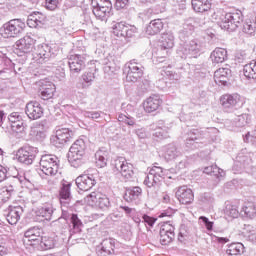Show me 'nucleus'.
Returning <instances> with one entry per match:
<instances>
[{
  "label": "nucleus",
  "mask_w": 256,
  "mask_h": 256,
  "mask_svg": "<svg viewBox=\"0 0 256 256\" xmlns=\"http://www.w3.org/2000/svg\"><path fill=\"white\" fill-rule=\"evenodd\" d=\"M25 29V22L21 19H12L3 24L0 34L4 39L19 37Z\"/></svg>",
  "instance_id": "1"
},
{
  "label": "nucleus",
  "mask_w": 256,
  "mask_h": 256,
  "mask_svg": "<svg viewBox=\"0 0 256 256\" xmlns=\"http://www.w3.org/2000/svg\"><path fill=\"white\" fill-rule=\"evenodd\" d=\"M205 44L203 41L195 38L188 42H185L184 45L180 49V53L182 54V59H197L201 53H203V49Z\"/></svg>",
  "instance_id": "2"
},
{
  "label": "nucleus",
  "mask_w": 256,
  "mask_h": 256,
  "mask_svg": "<svg viewBox=\"0 0 256 256\" xmlns=\"http://www.w3.org/2000/svg\"><path fill=\"white\" fill-rule=\"evenodd\" d=\"M241 23H243V12L240 10L226 13L220 18V21H218V25L221 29H225L226 31H235Z\"/></svg>",
  "instance_id": "3"
},
{
  "label": "nucleus",
  "mask_w": 256,
  "mask_h": 256,
  "mask_svg": "<svg viewBox=\"0 0 256 256\" xmlns=\"http://www.w3.org/2000/svg\"><path fill=\"white\" fill-rule=\"evenodd\" d=\"M40 170L47 177H55L59 173V158L51 154L43 155L40 159Z\"/></svg>",
  "instance_id": "4"
},
{
  "label": "nucleus",
  "mask_w": 256,
  "mask_h": 256,
  "mask_svg": "<svg viewBox=\"0 0 256 256\" xmlns=\"http://www.w3.org/2000/svg\"><path fill=\"white\" fill-rule=\"evenodd\" d=\"M145 68L135 59L130 60L124 65L123 72L126 73V81L128 83H137L144 75Z\"/></svg>",
  "instance_id": "5"
},
{
  "label": "nucleus",
  "mask_w": 256,
  "mask_h": 256,
  "mask_svg": "<svg viewBox=\"0 0 256 256\" xmlns=\"http://www.w3.org/2000/svg\"><path fill=\"white\" fill-rule=\"evenodd\" d=\"M59 53L56 47L48 44H39L34 52V59L37 63H46L49 59H55Z\"/></svg>",
  "instance_id": "6"
},
{
  "label": "nucleus",
  "mask_w": 256,
  "mask_h": 256,
  "mask_svg": "<svg viewBox=\"0 0 256 256\" xmlns=\"http://www.w3.org/2000/svg\"><path fill=\"white\" fill-rule=\"evenodd\" d=\"M112 169L114 172L120 173L127 181H129V179H133V175H135V172L133 171V164L127 162L123 157L116 158L112 162Z\"/></svg>",
  "instance_id": "7"
},
{
  "label": "nucleus",
  "mask_w": 256,
  "mask_h": 256,
  "mask_svg": "<svg viewBox=\"0 0 256 256\" xmlns=\"http://www.w3.org/2000/svg\"><path fill=\"white\" fill-rule=\"evenodd\" d=\"M92 7L95 17L100 21H105L111 13V9H113V3H111V0H92Z\"/></svg>",
  "instance_id": "8"
},
{
  "label": "nucleus",
  "mask_w": 256,
  "mask_h": 256,
  "mask_svg": "<svg viewBox=\"0 0 256 256\" xmlns=\"http://www.w3.org/2000/svg\"><path fill=\"white\" fill-rule=\"evenodd\" d=\"M21 185V178L18 176L9 177L5 185L0 188V201L4 203L11 199V195L15 192V189Z\"/></svg>",
  "instance_id": "9"
},
{
  "label": "nucleus",
  "mask_w": 256,
  "mask_h": 256,
  "mask_svg": "<svg viewBox=\"0 0 256 256\" xmlns=\"http://www.w3.org/2000/svg\"><path fill=\"white\" fill-rule=\"evenodd\" d=\"M113 33L116 37H123L124 39H131L137 33V27L128 24L125 21L114 22L112 24Z\"/></svg>",
  "instance_id": "10"
},
{
  "label": "nucleus",
  "mask_w": 256,
  "mask_h": 256,
  "mask_svg": "<svg viewBox=\"0 0 256 256\" xmlns=\"http://www.w3.org/2000/svg\"><path fill=\"white\" fill-rule=\"evenodd\" d=\"M85 149H87L85 141L83 139L76 140L72 144L68 152L69 163L75 166V163H77V161H81L83 159V155H85Z\"/></svg>",
  "instance_id": "11"
},
{
  "label": "nucleus",
  "mask_w": 256,
  "mask_h": 256,
  "mask_svg": "<svg viewBox=\"0 0 256 256\" xmlns=\"http://www.w3.org/2000/svg\"><path fill=\"white\" fill-rule=\"evenodd\" d=\"M85 199L88 204L97 209H101V211H107L109 207H111V202L107 195L99 192H92Z\"/></svg>",
  "instance_id": "12"
},
{
  "label": "nucleus",
  "mask_w": 256,
  "mask_h": 256,
  "mask_svg": "<svg viewBox=\"0 0 256 256\" xmlns=\"http://www.w3.org/2000/svg\"><path fill=\"white\" fill-rule=\"evenodd\" d=\"M39 150L36 147L26 145L17 151L16 159L24 165H32Z\"/></svg>",
  "instance_id": "13"
},
{
  "label": "nucleus",
  "mask_w": 256,
  "mask_h": 256,
  "mask_svg": "<svg viewBox=\"0 0 256 256\" xmlns=\"http://www.w3.org/2000/svg\"><path fill=\"white\" fill-rule=\"evenodd\" d=\"M166 173L167 170H163V168L159 166H153L146 176L144 184H146L147 187H155V185H159V183L165 179Z\"/></svg>",
  "instance_id": "14"
},
{
  "label": "nucleus",
  "mask_w": 256,
  "mask_h": 256,
  "mask_svg": "<svg viewBox=\"0 0 256 256\" xmlns=\"http://www.w3.org/2000/svg\"><path fill=\"white\" fill-rule=\"evenodd\" d=\"M203 137V131L200 129L192 128L188 131L186 137L187 149H199L201 147V139Z\"/></svg>",
  "instance_id": "15"
},
{
  "label": "nucleus",
  "mask_w": 256,
  "mask_h": 256,
  "mask_svg": "<svg viewBox=\"0 0 256 256\" xmlns=\"http://www.w3.org/2000/svg\"><path fill=\"white\" fill-rule=\"evenodd\" d=\"M35 47V40L31 36H24L20 40L16 41V51L19 57H23L25 53H31Z\"/></svg>",
  "instance_id": "16"
},
{
  "label": "nucleus",
  "mask_w": 256,
  "mask_h": 256,
  "mask_svg": "<svg viewBox=\"0 0 256 256\" xmlns=\"http://www.w3.org/2000/svg\"><path fill=\"white\" fill-rule=\"evenodd\" d=\"M175 45V36L173 32L163 33L160 40V52L162 53L161 59H165V55H169L171 53V49H173Z\"/></svg>",
  "instance_id": "17"
},
{
  "label": "nucleus",
  "mask_w": 256,
  "mask_h": 256,
  "mask_svg": "<svg viewBox=\"0 0 256 256\" xmlns=\"http://www.w3.org/2000/svg\"><path fill=\"white\" fill-rule=\"evenodd\" d=\"M76 185L80 191H89L97 185V180L93 174H82L76 178Z\"/></svg>",
  "instance_id": "18"
},
{
  "label": "nucleus",
  "mask_w": 256,
  "mask_h": 256,
  "mask_svg": "<svg viewBox=\"0 0 256 256\" xmlns=\"http://www.w3.org/2000/svg\"><path fill=\"white\" fill-rule=\"evenodd\" d=\"M87 63L86 55H71L68 60V65L70 67L71 73H81L85 69V64Z\"/></svg>",
  "instance_id": "19"
},
{
  "label": "nucleus",
  "mask_w": 256,
  "mask_h": 256,
  "mask_svg": "<svg viewBox=\"0 0 256 256\" xmlns=\"http://www.w3.org/2000/svg\"><path fill=\"white\" fill-rule=\"evenodd\" d=\"M71 182L67 180H62L60 190H59V201L62 207H69V203L73 199L71 196Z\"/></svg>",
  "instance_id": "20"
},
{
  "label": "nucleus",
  "mask_w": 256,
  "mask_h": 256,
  "mask_svg": "<svg viewBox=\"0 0 256 256\" xmlns=\"http://www.w3.org/2000/svg\"><path fill=\"white\" fill-rule=\"evenodd\" d=\"M241 101V95L234 93V94H224L220 97V104L222 105L223 109L226 111H231L239 105Z\"/></svg>",
  "instance_id": "21"
},
{
  "label": "nucleus",
  "mask_w": 256,
  "mask_h": 256,
  "mask_svg": "<svg viewBox=\"0 0 256 256\" xmlns=\"http://www.w3.org/2000/svg\"><path fill=\"white\" fill-rule=\"evenodd\" d=\"M25 113L32 121L43 117V107L37 101H31L26 104Z\"/></svg>",
  "instance_id": "22"
},
{
  "label": "nucleus",
  "mask_w": 256,
  "mask_h": 256,
  "mask_svg": "<svg viewBox=\"0 0 256 256\" xmlns=\"http://www.w3.org/2000/svg\"><path fill=\"white\" fill-rule=\"evenodd\" d=\"M75 136V132L69 128H60L56 130V136L53 138V143L56 147L59 145H65L72 137Z\"/></svg>",
  "instance_id": "23"
},
{
  "label": "nucleus",
  "mask_w": 256,
  "mask_h": 256,
  "mask_svg": "<svg viewBox=\"0 0 256 256\" xmlns=\"http://www.w3.org/2000/svg\"><path fill=\"white\" fill-rule=\"evenodd\" d=\"M24 243H30L32 247H35L37 249V246L39 245V242L41 241V229L39 227H32L29 228L24 233Z\"/></svg>",
  "instance_id": "24"
},
{
  "label": "nucleus",
  "mask_w": 256,
  "mask_h": 256,
  "mask_svg": "<svg viewBox=\"0 0 256 256\" xmlns=\"http://www.w3.org/2000/svg\"><path fill=\"white\" fill-rule=\"evenodd\" d=\"M176 198L182 205H189L193 203L195 196L193 195V190L187 186H181L176 191Z\"/></svg>",
  "instance_id": "25"
},
{
  "label": "nucleus",
  "mask_w": 256,
  "mask_h": 256,
  "mask_svg": "<svg viewBox=\"0 0 256 256\" xmlns=\"http://www.w3.org/2000/svg\"><path fill=\"white\" fill-rule=\"evenodd\" d=\"M161 103L162 100L159 95H152L144 101V111H146V113H153L161 107Z\"/></svg>",
  "instance_id": "26"
},
{
  "label": "nucleus",
  "mask_w": 256,
  "mask_h": 256,
  "mask_svg": "<svg viewBox=\"0 0 256 256\" xmlns=\"http://www.w3.org/2000/svg\"><path fill=\"white\" fill-rule=\"evenodd\" d=\"M23 215V207L21 206H10L7 214V221L10 225H17Z\"/></svg>",
  "instance_id": "27"
},
{
  "label": "nucleus",
  "mask_w": 256,
  "mask_h": 256,
  "mask_svg": "<svg viewBox=\"0 0 256 256\" xmlns=\"http://www.w3.org/2000/svg\"><path fill=\"white\" fill-rule=\"evenodd\" d=\"M53 213H55V208L51 204L44 205L35 212L36 217H39L40 221H51L53 219Z\"/></svg>",
  "instance_id": "28"
},
{
  "label": "nucleus",
  "mask_w": 256,
  "mask_h": 256,
  "mask_svg": "<svg viewBox=\"0 0 256 256\" xmlns=\"http://www.w3.org/2000/svg\"><path fill=\"white\" fill-rule=\"evenodd\" d=\"M182 155L181 151L174 144H168L163 148V157L166 161H175V159H179Z\"/></svg>",
  "instance_id": "29"
},
{
  "label": "nucleus",
  "mask_w": 256,
  "mask_h": 256,
  "mask_svg": "<svg viewBox=\"0 0 256 256\" xmlns=\"http://www.w3.org/2000/svg\"><path fill=\"white\" fill-rule=\"evenodd\" d=\"M100 246L101 248L98 251L99 256L113 255L115 253V239L113 238L104 239Z\"/></svg>",
  "instance_id": "30"
},
{
  "label": "nucleus",
  "mask_w": 256,
  "mask_h": 256,
  "mask_svg": "<svg viewBox=\"0 0 256 256\" xmlns=\"http://www.w3.org/2000/svg\"><path fill=\"white\" fill-rule=\"evenodd\" d=\"M55 84L49 81H43L41 86V98L44 101H48V99H53V95H55Z\"/></svg>",
  "instance_id": "31"
},
{
  "label": "nucleus",
  "mask_w": 256,
  "mask_h": 256,
  "mask_svg": "<svg viewBox=\"0 0 256 256\" xmlns=\"http://www.w3.org/2000/svg\"><path fill=\"white\" fill-rule=\"evenodd\" d=\"M249 165H251V158H249V156L239 154L236 157V161L233 166V171H235V173H241V170L246 169V167H249Z\"/></svg>",
  "instance_id": "32"
},
{
  "label": "nucleus",
  "mask_w": 256,
  "mask_h": 256,
  "mask_svg": "<svg viewBox=\"0 0 256 256\" xmlns=\"http://www.w3.org/2000/svg\"><path fill=\"white\" fill-rule=\"evenodd\" d=\"M163 20L161 19H154L151 20L149 25L146 27V34L147 35H157L163 31Z\"/></svg>",
  "instance_id": "33"
},
{
  "label": "nucleus",
  "mask_w": 256,
  "mask_h": 256,
  "mask_svg": "<svg viewBox=\"0 0 256 256\" xmlns=\"http://www.w3.org/2000/svg\"><path fill=\"white\" fill-rule=\"evenodd\" d=\"M191 3L196 13H207L211 9V0H192Z\"/></svg>",
  "instance_id": "34"
},
{
  "label": "nucleus",
  "mask_w": 256,
  "mask_h": 256,
  "mask_svg": "<svg viewBox=\"0 0 256 256\" xmlns=\"http://www.w3.org/2000/svg\"><path fill=\"white\" fill-rule=\"evenodd\" d=\"M44 22L45 16L39 12H34L33 14H30L27 19V25L32 29L35 27H39V25H43Z\"/></svg>",
  "instance_id": "35"
},
{
  "label": "nucleus",
  "mask_w": 256,
  "mask_h": 256,
  "mask_svg": "<svg viewBox=\"0 0 256 256\" xmlns=\"http://www.w3.org/2000/svg\"><path fill=\"white\" fill-rule=\"evenodd\" d=\"M212 63H225L227 59V50L225 48H216L210 55Z\"/></svg>",
  "instance_id": "36"
},
{
  "label": "nucleus",
  "mask_w": 256,
  "mask_h": 256,
  "mask_svg": "<svg viewBox=\"0 0 256 256\" xmlns=\"http://www.w3.org/2000/svg\"><path fill=\"white\" fill-rule=\"evenodd\" d=\"M55 245V238L45 236L40 238V242H38L36 249H38V251H49V249H54Z\"/></svg>",
  "instance_id": "37"
},
{
  "label": "nucleus",
  "mask_w": 256,
  "mask_h": 256,
  "mask_svg": "<svg viewBox=\"0 0 256 256\" xmlns=\"http://www.w3.org/2000/svg\"><path fill=\"white\" fill-rule=\"evenodd\" d=\"M140 3L153 5V8L157 13H164L165 9H167V3H169V0H140Z\"/></svg>",
  "instance_id": "38"
},
{
  "label": "nucleus",
  "mask_w": 256,
  "mask_h": 256,
  "mask_svg": "<svg viewBox=\"0 0 256 256\" xmlns=\"http://www.w3.org/2000/svg\"><path fill=\"white\" fill-rule=\"evenodd\" d=\"M245 253V246L243 243L236 242L229 244L226 249V255L233 256V255H243Z\"/></svg>",
  "instance_id": "39"
},
{
  "label": "nucleus",
  "mask_w": 256,
  "mask_h": 256,
  "mask_svg": "<svg viewBox=\"0 0 256 256\" xmlns=\"http://www.w3.org/2000/svg\"><path fill=\"white\" fill-rule=\"evenodd\" d=\"M109 157V152L107 150H98L95 153V159H96V167H99V169H103V167H107V159Z\"/></svg>",
  "instance_id": "40"
},
{
  "label": "nucleus",
  "mask_w": 256,
  "mask_h": 256,
  "mask_svg": "<svg viewBox=\"0 0 256 256\" xmlns=\"http://www.w3.org/2000/svg\"><path fill=\"white\" fill-rule=\"evenodd\" d=\"M240 213L249 219H253L256 217V203L251 201L245 202Z\"/></svg>",
  "instance_id": "41"
},
{
  "label": "nucleus",
  "mask_w": 256,
  "mask_h": 256,
  "mask_svg": "<svg viewBox=\"0 0 256 256\" xmlns=\"http://www.w3.org/2000/svg\"><path fill=\"white\" fill-rule=\"evenodd\" d=\"M142 193L143 190L141 189V187L129 188L126 190L124 199L126 201H137V199H140Z\"/></svg>",
  "instance_id": "42"
},
{
  "label": "nucleus",
  "mask_w": 256,
  "mask_h": 256,
  "mask_svg": "<svg viewBox=\"0 0 256 256\" xmlns=\"http://www.w3.org/2000/svg\"><path fill=\"white\" fill-rule=\"evenodd\" d=\"M31 135H33L37 141H44L45 137H47V128H45L43 124H38L36 127L32 128Z\"/></svg>",
  "instance_id": "43"
},
{
  "label": "nucleus",
  "mask_w": 256,
  "mask_h": 256,
  "mask_svg": "<svg viewBox=\"0 0 256 256\" xmlns=\"http://www.w3.org/2000/svg\"><path fill=\"white\" fill-rule=\"evenodd\" d=\"M243 72L246 79L256 81V61L253 60L249 64L244 65Z\"/></svg>",
  "instance_id": "44"
},
{
  "label": "nucleus",
  "mask_w": 256,
  "mask_h": 256,
  "mask_svg": "<svg viewBox=\"0 0 256 256\" xmlns=\"http://www.w3.org/2000/svg\"><path fill=\"white\" fill-rule=\"evenodd\" d=\"M73 229L70 230L69 239L73 238V233H81V227H83V222L79 219L77 214H72L70 218Z\"/></svg>",
  "instance_id": "45"
},
{
  "label": "nucleus",
  "mask_w": 256,
  "mask_h": 256,
  "mask_svg": "<svg viewBox=\"0 0 256 256\" xmlns=\"http://www.w3.org/2000/svg\"><path fill=\"white\" fill-rule=\"evenodd\" d=\"M255 25H256V16L253 21L246 20L242 28L243 33H245L246 35H255V31H256Z\"/></svg>",
  "instance_id": "46"
},
{
  "label": "nucleus",
  "mask_w": 256,
  "mask_h": 256,
  "mask_svg": "<svg viewBox=\"0 0 256 256\" xmlns=\"http://www.w3.org/2000/svg\"><path fill=\"white\" fill-rule=\"evenodd\" d=\"M155 139H167L169 137V127H157L153 132Z\"/></svg>",
  "instance_id": "47"
},
{
  "label": "nucleus",
  "mask_w": 256,
  "mask_h": 256,
  "mask_svg": "<svg viewBox=\"0 0 256 256\" xmlns=\"http://www.w3.org/2000/svg\"><path fill=\"white\" fill-rule=\"evenodd\" d=\"M82 79L84 83H86V84H82V89H87V87H91V85L93 84V81H95V73L91 71L85 72L82 75Z\"/></svg>",
  "instance_id": "48"
},
{
  "label": "nucleus",
  "mask_w": 256,
  "mask_h": 256,
  "mask_svg": "<svg viewBox=\"0 0 256 256\" xmlns=\"http://www.w3.org/2000/svg\"><path fill=\"white\" fill-rule=\"evenodd\" d=\"M199 201L202 205H213V203H215V198L213 197V194L205 192L199 196Z\"/></svg>",
  "instance_id": "49"
},
{
  "label": "nucleus",
  "mask_w": 256,
  "mask_h": 256,
  "mask_svg": "<svg viewBox=\"0 0 256 256\" xmlns=\"http://www.w3.org/2000/svg\"><path fill=\"white\" fill-rule=\"evenodd\" d=\"M249 121V115L241 114L234 119L235 127H245Z\"/></svg>",
  "instance_id": "50"
},
{
  "label": "nucleus",
  "mask_w": 256,
  "mask_h": 256,
  "mask_svg": "<svg viewBox=\"0 0 256 256\" xmlns=\"http://www.w3.org/2000/svg\"><path fill=\"white\" fill-rule=\"evenodd\" d=\"M175 239V234H170L167 232H160V243L161 245H169L171 241Z\"/></svg>",
  "instance_id": "51"
},
{
  "label": "nucleus",
  "mask_w": 256,
  "mask_h": 256,
  "mask_svg": "<svg viewBox=\"0 0 256 256\" xmlns=\"http://www.w3.org/2000/svg\"><path fill=\"white\" fill-rule=\"evenodd\" d=\"M225 214L228 217H232V219H237V217H239V210L237 209V206H235V205H227Z\"/></svg>",
  "instance_id": "52"
},
{
  "label": "nucleus",
  "mask_w": 256,
  "mask_h": 256,
  "mask_svg": "<svg viewBox=\"0 0 256 256\" xmlns=\"http://www.w3.org/2000/svg\"><path fill=\"white\" fill-rule=\"evenodd\" d=\"M163 73L165 77H167L170 81H180L181 80V74L173 72L171 70H163Z\"/></svg>",
  "instance_id": "53"
},
{
  "label": "nucleus",
  "mask_w": 256,
  "mask_h": 256,
  "mask_svg": "<svg viewBox=\"0 0 256 256\" xmlns=\"http://www.w3.org/2000/svg\"><path fill=\"white\" fill-rule=\"evenodd\" d=\"M118 121L120 123H125L126 125H130V126L135 125V118L129 117L125 114H119L118 115Z\"/></svg>",
  "instance_id": "54"
},
{
  "label": "nucleus",
  "mask_w": 256,
  "mask_h": 256,
  "mask_svg": "<svg viewBox=\"0 0 256 256\" xmlns=\"http://www.w3.org/2000/svg\"><path fill=\"white\" fill-rule=\"evenodd\" d=\"M160 232L175 234V227L171 224V222H164L160 227Z\"/></svg>",
  "instance_id": "55"
},
{
  "label": "nucleus",
  "mask_w": 256,
  "mask_h": 256,
  "mask_svg": "<svg viewBox=\"0 0 256 256\" xmlns=\"http://www.w3.org/2000/svg\"><path fill=\"white\" fill-rule=\"evenodd\" d=\"M244 142L255 144L256 143V130L247 132V134L244 136Z\"/></svg>",
  "instance_id": "56"
},
{
  "label": "nucleus",
  "mask_w": 256,
  "mask_h": 256,
  "mask_svg": "<svg viewBox=\"0 0 256 256\" xmlns=\"http://www.w3.org/2000/svg\"><path fill=\"white\" fill-rule=\"evenodd\" d=\"M214 81L216 83V85H227V81H229V78L225 77V76H221V74H219V76L217 75V72H214Z\"/></svg>",
  "instance_id": "57"
},
{
  "label": "nucleus",
  "mask_w": 256,
  "mask_h": 256,
  "mask_svg": "<svg viewBox=\"0 0 256 256\" xmlns=\"http://www.w3.org/2000/svg\"><path fill=\"white\" fill-rule=\"evenodd\" d=\"M11 128L16 132V133H21V131H24L25 126L23 123V118L20 119L18 122H14V124H11Z\"/></svg>",
  "instance_id": "58"
},
{
  "label": "nucleus",
  "mask_w": 256,
  "mask_h": 256,
  "mask_svg": "<svg viewBox=\"0 0 256 256\" xmlns=\"http://www.w3.org/2000/svg\"><path fill=\"white\" fill-rule=\"evenodd\" d=\"M212 177H216V179H221V178L225 177V172L223 171V169H221L217 165H215L212 170Z\"/></svg>",
  "instance_id": "59"
},
{
  "label": "nucleus",
  "mask_w": 256,
  "mask_h": 256,
  "mask_svg": "<svg viewBox=\"0 0 256 256\" xmlns=\"http://www.w3.org/2000/svg\"><path fill=\"white\" fill-rule=\"evenodd\" d=\"M217 75H221L222 77H226L229 79L231 77V69L229 67L219 68L215 71Z\"/></svg>",
  "instance_id": "60"
},
{
  "label": "nucleus",
  "mask_w": 256,
  "mask_h": 256,
  "mask_svg": "<svg viewBox=\"0 0 256 256\" xmlns=\"http://www.w3.org/2000/svg\"><path fill=\"white\" fill-rule=\"evenodd\" d=\"M21 119H23V117L19 115V112H12L8 116V121L11 123V125L17 123L18 121H21Z\"/></svg>",
  "instance_id": "61"
},
{
  "label": "nucleus",
  "mask_w": 256,
  "mask_h": 256,
  "mask_svg": "<svg viewBox=\"0 0 256 256\" xmlns=\"http://www.w3.org/2000/svg\"><path fill=\"white\" fill-rule=\"evenodd\" d=\"M84 117L88 119H99L101 117V112L99 111H86L84 112Z\"/></svg>",
  "instance_id": "62"
},
{
  "label": "nucleus",
  "mask_w": 256,
  "mask_h": 256,
  "mask_svg": "<svg viewBox=\"0 0 256 256\" xmlns=\"http://www.w3.org/2000/svg\"><path fill=\"white\" fill-rule=\"evenodd\" d=\"M46 9L49 11H55L57 9V5H59V0H46Z\"/></svg>",
  "instance_id": "63"
},
{
  "label": "nucleus",
  "mask_w": 256,
  "mask_h": 256,
  "mask_svg": "<svg viewBox=\"0 0 256 256\" xmlns=\"http://www.w3.org/2000/svg\"><path fill=\"white\" fill-rule=\"evenodd\" d=\"M200 221H202L208 231H213V222L209 221V218L205 216H200Z\"/></svg>",
  "instance_id": "64"
}]
</instances>
